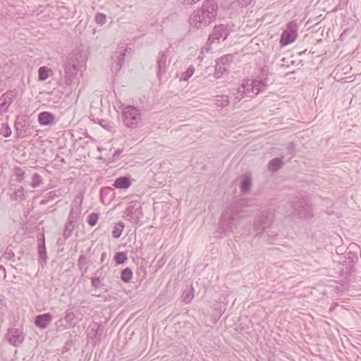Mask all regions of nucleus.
Instances as JSON below:
<instances>
[{
  "label": "nucleus",
  "mask_w": 361,
  "mask_h": 361,
  "mask_svg": "<svg viewBox=\"0 0 361 361\" xmlns=\"http://www.w3.org/2000/svg\"><path fill=\"white\" fill-rule=\"evenodd\" d=\"M6 340L10 345L18 347L24 341V333L19 329L10 328L6 334Z\"/></svg>",
  "instance_id": "1a4fd4ad"
},
{
  "label": "nucleus",
  "mask_w": 361,
  "mask_h": 361,
  "mask_svg": "<svg viewBox=\"0 0 361 361\" xmlns=\"http://www.w3.org/2000/svg\"><path fill=\"white\" fill-rule=\"evenodd\" d=\"M121 149H117L116 151H115V155H114V156L118 155L121 154Z\"/></svg>",
  "instance_id": "de8ad7c7"
},
{
  "label": "nucleus",
  "mask_w": 361,
  "mask_h": 361,
  "mask_svg": "<svg viewBox=\"0 0 361 361\" xmlns=\"http://www.w3.org/2000/svg\"><path fill=\"white\" fill-rule=\"evenodd\" d=\"M80 206L76 204H72L70 214H68V218H67L66 224H65V227H63V238L66 239L71 236V233L74 231L75 224L80 217Z\"/></svg>",
  "instance_id": "423d86ee"
},
{
  "label": "nucleus",
  "mask_w": 361,
  "mask_h": 361,
  "mask_svg": "<svg viewBox=\"0 0 361 361\" xmlns=\"http://www.w3.org/2000/svg\"><path fill=\"white\" fill-rule=\"evenodd\" d=\"M124 215H126V218L132 223L137 222V216H134L133 208L128 207L126 208V212H124Z\"/></svg>",
  "instance_id": "bb28decb"
},
{
  "label": "nucleus",
  "mask_w": 361,
  "mask_h": 361,
  "mask_svg": "<svg viewBox=\"0 0 361 361\" xmlns=\"http://www.w3.org/2000/svg\"><path fill=\"white\" fill-rule=\"evenodd\" d=\"M232 62V55L228 54L223 56L221 58L217 59L216 65L219 66H228L229 63Z\"/></svg>",
  "instance_id": "a878e982"
},
{
  "label": "nucleus",
  "mask_w": 361,
  "mask_h": 361,
  "mask_svg": "<svg viewBox=\"0 0 361 361\" xmlns=\"http://www.w3.org/2000/svg\"><path fill=\"white\" fill-rule=\"evenodd\" d=\"M100 125L103 128L109 132H112L114 130V126H112V124L106 120H101Z\"/></svg>",
  "instance_id": "58836bf2"
},
{
  "label": "nucleus",
  "mask_w": 361,
  "mask_h": 361,
  "mask_svg": "<svg viewBox=\"0 0 361 361\" xmlns=\"http://www.w3.org/2000/svg\"><path fill=\"white\" fill-rule=\"evenodd\" d=\"M51 200H40V204H46L48 201H49Z\"/></svg>",
  "instance_id": "49530a36"
},
{
  "label": "nucleus",
  "mask_w": 361,
  "mask_h": 361,
  "mask_svg": "<svg viewBox=\"0 0 361 361\" xmlns=\"http://www.w3.org/2000/svg\"><path fill=\"white\" fill-rule=\"evenodd\" d=\"M51 70L48 68L46 66H42L38 69V80L39 81H44L47 79L48 76H49V73H51Z\"/></svg>",
  "instance_id": "5701e85b"
},
{
  "label": "nucleus",
  "mask_w": 361,
  "mask_h": 361,
  "mask_svg": "<svg viewBox=\"0 0 361 361\" xmlns=\"http://www.w3.org/2000/svg\"><path fill=\"white\" fill-rule=\"evenodd\" d=\"M16 98V92L13 90L8 91L0 97V109H4V112H6L8 106Z\"/></svg>",
  "instance_id": "ddd939ff"
},
{
  "label": "nucleus",
  "mask_w": 361,
  "mask_h": 361,
  "mask_svg": "<svg viewBox=\"0 0 361 361\" xmlns=\"http://www.w3.org/2000/svg\"><path fill=\"white\" fill-rule=\"evenodd\" d=\"M289 148H293V143L289 144Z\"/></svg>",
  "instance_id": "3c124183"
},
{
  "label": "nucleus",
  "mask_w": 361,
  "mask_h": 361,
  "mask_svg": "<svg viewBox=\"0 0 361 361\" xmlns=\"http://www.w3.org/2000/svg\"><path fill=\"white\" fill-rule=\"evenodd\" d=\"M41 181H42L41 176L37 173H35L32 176V180H31V187L36 188L41 184Z\"/></svg>",
  "instance_id": "72a5a7b5"
},
{
  "label": "nucleus",
  "mask_w": 361,
  "mask_h": 361,
  "mask_svg": "<svg viewBox=\"0 0 361 361\" xmlns=\"http://www.w3.org/2000/svg\"><path fill=\"white\" fill-rule=\"evenodd\" d=\"M87 264V259L83 255L79 257V259H78V267H79L80 270H82L85 269V265Z\"/></svg>",
  "instance_id": "ea45409f"
},
{
  "label": "nucleus",
  "mask_w": 361,
  "mask_h": 361,
  "mask_svg": "<svg viewBox=\"0 0 361 361\" xmlns=\"http://www.w3.org/2000/svg\"><path fill=\"white\" fill-rule=\"evenodd\" d=\"M273 216L267 212H263L255 216V231H264L271 225Z\"/></svg>",
  "instance_id": "6e6552de"
},
{
  "label": "nucleus",
  "mask_w": 361,
  "mask_h": 361,
  "mask_svg": "<svg viewBox=\"0 0 361 361\" xmlns=\"http://www.w3.org/2000/svg\"><path fill=\"white\" fill-rule=\"evenodd\" d=\"M193 298V290L192 288L189 289L188 291L183 293V295H182V300H183V302L188 303L192 300Z\"/></svg>",
  "instance_id": "2f4dec72"
},
{
  "label": "nucleus",
  "mask_w": 361,
  "mask_h": 361,
  "mask_svg": "<svg viewBox=\"0 0 361 361\" xmlns=\"http://www.w3.org/2000/svg\"><path fill=\"white\" fill-rule=\"evenodd\" d=\"M169 66V59H168V49L158 54L157 56V76L161 78L166 71V68Z\"/></svg>",
  "instance_id": "9b49d317"
},
{
  "label": "nucleus",
  "mask_w": 361,
  "mask_h": 361,
  "mask_svg": "<svg viewBox=\"0 0 361 361\" xmlns=\"http://www.w3.org/2000/svg\"><path fill=\"white\" fill-rule=\"evenodd\" d=\"M281 167H282L281 158H275L268 162L267 168L269 171L276 172L281 169Z\"/></svg>",
  "instance_id": "a211bd4d"
},
{
  "label": "nucleus",
  "mask_w": 361,
  "mask_h": 361,
  "mask_svg": "<svg viewBox=\"0 0 361 361\" xmlns=\"http://www.w3.org/2000/svg\"><path fill=\"white\" fill-rule=\"evenodd\" d=\"M24 171L21 170L20 168H17L15 169V176H16L17 179H18V181H21L24 179Z\"/></svg>",
  "instance_id": "79ce46f5"
},
{
  "label": "nucleus",
  "mask_w": 361,
  "mask_h": 361,
  "mask_svg": "<svg viewBox=\"0 0 361 361\" xmlns=\"http://www.w3.org/2000/svg\"><path fill=\"white\" fill-rule=\"evenodd\" d=\"M238 88H240V90L250 92L251 97H255L256 95L259 94V93L261 91H262V90H260V89L252 88L251 86H249L247 85V81H243L242 84H240V85H239Z\"/></svg>",
  "instance_id": "aec40b11"
},
{
  "label": "nucleus",
  "mask_w": 361,
  "mask_h": 361,
  "mask_svg": "<svg viewBox=\"0 0 361 361\" xmlns=\"http://www.w3.org/2000/svg\"><path fill=\"white\" fill-rule=\"evenodd\" d=\"M250 186H252V179H250V177H244L242 183H240V191L243 193H247L250 190Z\"/></svg>",
  "instance_id": "4be33fe9"
},
{
  "label": "nucleus",
  "mask_w": 361,
  "mask_h": 361,
  "mask_svg": "<svg viewBox=\"0 0 361 361\" xmlns=\"http://www.w3.org/2000/svg\"><path fill=\"white\" fill-rule=\"evenodd\" d=\"M54 121V116L48 111H43L38 114V123L42 126H48Z\"/></svg>",
  "instance_id": "2eb2a0df"
},
{
  "label": "nucleus",
  "mask_w": 361,
  "mask_h": 361,
  "mask_svg": "<svg viewBox=\"0 0 361 361\" xmlns=\"http://www.w3.org/2000/svg\"><path fill=\"white\" fill-rule=\"evenodd\" d=\"M56 197V195L53 192H50V193L47 194V200H53Z\"/></svg>",
  "instance_id": "a18cd8bd"
},
{
  "label": "nucleus",
  "mask_w": 361,
  "mask_h": 361,
  "mask_svg": "<svg viewBox=\"0 0 361 361\" xmlns=\"http://www.w3.org/2000/svg\"><path fill=\"white\" fill-rule=\"evenodd\" d=\"M228 35V32L227 31L226 26L224 25H219L214 27V31H212V35L209 36L208 43L212 44L215 41L219 42L221 39H222V40H225Z\"/></svg>",
  "instance_id": "f8f14e48"
},
{
  "label": "nucleus",
  "mask_w": 361,
  "mask_h": 361,
  "mask_svg": "<svg viewBox=\"0 0 361 361\" xmlns=\"http://www.w3.org/2000/svg\"><path fill=\"white\" fill-rule=\"evenodd\" d=\"M295 215L298 218L308 220L313 217V204L307 197L298 199L293 203Z\"/></svg>",
  "instance_id": "39448f33"
},
{
  "label": "nucleus",
  "mask_w": 361,
  "mask_h": 361,
  "mask_svg": "<svg viewBox=\"0 0 361 361\" xmlns=\"http://www.w3.org/2000/svg\"><path fill=\"white\" fill-rule=\"evenodd\" d=\"M51 315L50 313L39 314L35 319V325L40 329H44L51 323Z\"/></svg>",
  "instance_id": "4468645a"
},
{
  "label": "nucleus",
  "mask_w": 361,
  "mask_h": 361,
  "mask_svg": "<svg viewBox=\"0 0 361 361\" xmlns=\"http://www.w3.org/2000/svg\"><path fill=\"white\" fill-rule=\"evenodd\" d=\"M106 19V18H105V15L102 13H97V15H96L95 16L96 23L99 25H103L104 23H105Z\"/></svg>",
  "instance_id": "a19ab883"
},
{
  "label": "nucleus",
  "mask_w": 361,
  "mask_h": 361,
  "mask_svg": "<svg viewBox=\"0 0 361 361\" xmlns=\"http://www.w3.org/2000/svg\"><path fill=\"white\" fill-rule=\"evenodd\" d=\"M0 134L5 137H8L11 135V128L7 123L4 124L0 130Z\"/></svg>",
  "instance_id": "c9c22d12"
},
{
  "label": "nucleus",
  "mask_w": 361,
  "mask_h": 361,
  "mask_svg": "<svg viewBox=\"0 0 361 361\" xmlns=\"http://www.w3.org/2000/svg\"><path fill=\"white\" fill-rule=\"evenodd\" d=\"M297 37V23L295 21L289 22L287 29L282 32L280 43L282 46H286L295 41Z\"/></svg>",
  "instance_id": "0eeeda50"
},
{
  "label": "nucleus",
  "mask_w": 361,
  "mask_h": 361,
  "mask_svg": "<svg viewBox=\"0 0 361 361\" xmlns=\"http://www.w3.org/2000/svg\"><path fill=\"white\" fill-rule=\"evenodd\" d=\"M215 104L216 106L224 108L227 106H228L229 100H228V96L227 95H217L215 97Z\"/></svg>",
  "instance_id": "6ab92c4d"
},
{
  "label": "nucleus",
  "mask_w": 361,
  "mask_h": 361,
  "mask_svg": "<svg viewBox=\"0 0 361 361\" xmlns=\"http://www.w3.org/2000/svg\"><path fill=\"white\" fill-rule=\"evenodd\" d=\"M228 66L216 65L215 73L214 77L216 79L220 78L226 72Z\"/></svg>",
  "instance_id": "393cba45"
},
{
  "label": "nucleus",
  "mask_w": 361,
  "mask_h": 361,
  "mask_svg": "<svg viewBox=\"0 0 361 361\" xmlns=\"http://www.w3.org/2000/svg\"><path fill=\"white\" fill-rule=\"evenodd\" d=\"M126 261V255L124 252H118L115 255V262L117 264H121Z\"/></svg>",
  "instance_id": "473e14b6"
},
{
  "label": "nucleus",
  "mask_w": 361,
  "mask_h": 361,
  "mask_svg": "<svg viewBox=\"0 0 361 361\" xmlns=\"http://www.w3.org/2000/svg\"><path fill=\"white\" fill-rule=\"evenodd\" d=\"M132 278V271L130 268H126L123 269L122 274H121V279H122L124 283H128L130 281V279Z\"/></svg>",
  "instance_id": "c756f323"
},
{
  "label": "nucleus",
  "mask_w": 361,
  "mask_h": 361,
  "mask_svg": "<svg viewBox=\"0 0 361 361\" xmlns=\"http://www.w3.org/2000/svg\"><path fill=\"white\" fill-rule=\"evenodd\" d=\"M217 10L214 0H205L201 8L196 9L189 17V25L196 29L207 26L216 18Z\"/></svg>",
  "instance_id": "f03ea898"
},
{
  "label": "nucleus",
  "mask_w": 361,
  "mask_h": 361,
  "mask_svg": "<svg viewBox=\"0 0 361 361\" xmlns=\"http://www.w3.org/2000/svg\"><path fill=\"white\" fill-rule=\"evenodd\" d=\"M5 112H6V111H3L2 109H0V115L4 114V113H5Z\"/></svg>",
  "instance_id": "8fccbe9b"
},
{
  "label": "nucleus",
  "mask_w": 361,
  "mask_h": 361,
  "mask_svg": "<svg viewBox=\"0 0 361 361\" xmlns=\"http://www.w3.org/2000/svg\"><path fill=\"white\" fill-rule=\"evenodd\" d=\"M233 96H235V98H233V101H235V103H238L244 97H250V92L247 91L243 89H240L238 87V88H237V90H235V93L233 94Z\"/></svg>",
  "instance_id": "412c9836"
},
{
  "label": "nucleus",
  "mask_w": 361,
  "mask_h": 361,
  "mask_svg": "<svg viewBox=\"0 0 361 361\" xmlns=\"http://www.w3.org/2000/svg\"><path fill=\"white\" fill-rule=\"evenodd\" d=\"M97 219H98V215L95 213H92L88 216V219H87V223L88 225L93 227L96 225Z\"/></svg>",
  "instance_id": "f704fd0d"
},
{
  "label": "nucleus",
  "mask_w": 361,
  "mask_h": 361,
  "mask_svg": "<svg viewBox=\"0 0 361 361\" xmlns=\"http://www.w3.org/2000/svg\"><path fill=\"white\" fill-rule=\"evenodd\" d=\"M251 2L252 0H235L232 3V6L238 5L241 8H246Z\"/></svg>",
  "instance_id": "e433bc0d"
},
{
  "label": "nucleus",
  "mask_w": 361,
  "mask_h": 361,
  "mask_svg": "<svg viewBox=\"0 0 361 361\" xmlns=\"http://www.w3.org/2000/svg\"><path fill=\"white\" fill-rule=\"evenodd\" d=\"M92 285H93L95 288L99 287V278H93L92 279Z\"/></svg>",
  "instance_id": "c03bdc74"
},
{
  "label": "nucleus",
  "mask_w": 361,
  "mask_h": 361,
  "mask_svg": "<svg viewBox=\"0 0 361 361\" xmlns=\"http://www.w3.org/2000/svg\"><path fill=\"white\" fill-rule=\"evenodd\" d=\"M113 186L116 189H127L130 186V180L128 176H120L114 181Z\"/></svg>",
  "instance_id": "dca6fc26"
},
{
  "label": "nucleus",
  "mask_w": 361,
  "mask_h": 361,
  "mask_svg": "<svg viewBox=\"0 0 361 361\" xmlns=\"http://www.w3.org/2000/svg\"><path fill=\"white\" fill-rule=\"evenodd\" d=\"M81 58L80 57L79 59L73 54L67 59L66 64H65V78H63V81H65L66 86H71L75 84L78 66L80 63L83 61V59Z\"/></svg>",
  "instance_id": "20e7f679"
},
{
  "label": "nucleus",
  "mask_w": 361,
  "mask_h": 361,
  "mask_svg": "<svg viewBox=\"0 0 361 361\" xmlns=\"http://www.w3.org/2000/svg\"><path fill=\"white\" fill-rule=\"evenodd\" d=\"M9 199L10 200L18 201L20 202L23 201L25 200L24 188L23 187L17 188L15 192L10 194Z\"/></svg>",
  "instance_id": "f3484780"
},
{
  "label": "nucleus",
  "mask_w": 361,
  "mask_h": 361,
  "mask_svg": "<svg viewBox=\"0 0 361 361\" xmlns=\"http://www.w3.org/2000/svg\"><path fill=\"white\" fill-rule=\"evenodd\" d=\"M123 224L122 222H118V224H116L114 226L113 229V237L114 238H118L121 237V232H123Z\"/></svg>",
  "instance_id": "c85d7f7f"
},
{
  "label": "nucleus",
  "mask_w": 361,
  "mask_h": 361,
  "mask_svg": "<svg viewBox=\"0 0 361 361\" xmlns=\"http://www.w3.org/2000/svg\"><path fill=\"white\" fill-rule=\"evenodd\" d=\"M63 319H65L66 322L71 323L75 319L74 312L70 310H67L66 312H65V317H63Z\"/></svg>",
  "instance_id": "4c0bfd02"
},
{
  "label": "nucleus",
  "mask_w": 361,
  "mask_h": 361,
  "mask_svg": "<svg viewBox=\"0 0 361 361\" xmlns=\"http://www.w3.org/2000/svg\"><path fill=\"white\" fill-rule=\"evenodd\" d=\"M194 72L195 68L192 67V66H189L188 69H187L185 72L182 73L181 77H180V80L187 81L191 76H192Z\"/></svg>",
  "instance_id": "cd10ccee"
},
{
  "label": "nucleus",
  "mask_w": 361,
  "mask_h": 361,
  "mask_svg": "<svg viewBox=\"0 0 361 361\" xmlns=\"http://www.w3.org/2000/svg\"><path fill=\"white\" fill-rule=\"evenodd\" d=\"M245 218L243 204L239 200H235L226 204L219 218V228L224 235L231 233L238 229L239 222Z\"/></svg>",
  "instance_id": "f257e3e1"
},
{
  "label": "nucleus",
  "mask_w": 361,
  "mask_h": 361,
  "mask_svg": "<svg viewBox=\"0 0 361 361\" xmlns=\"http://www.w3.org/2000/svg\"><path fill=\"white\" fill-rule=\"evenodd\" d=\"M130 50V48H126L123 47H118V53H120V56H118V62H117V64H118V66H121L123 64V56H125V54L128 52V51Z\"/></svg>",
  "instance_id": "7c9ffc66"
},
{
  "label": "nucleus",
  "mask_w": 361,
  "mask_h": 361,
  "mask_svg": "<svg viewBox=\"0 0 361 361\" xmlns=\"http://www.w3.org/2000/svg\"><path fill=\"white\" fill-rule=\"evenodd\" d=\"M104 259H105V253L104 252H103L102 256H101V260L103 261Z\"/></svg>",
  "instance_id": "09e8293b"
},
{
  "label": "nucleus",
  "mask_w": 361,
  "mask_h": 361,
  "mask_svg": "<svg viewBox=\"0 0 361 361\" xmlns=\"http://www.w3.org/2000/svg\"><path fill=\"white\" fill-rule=\"evenodd\" d=\"M268 75V71L265 68L262 69V74L255 77V79L252 80H243V81H247V85L252 87L255 90H264L266 88L267 83V75Z\"/></svg>",
  "instance_id": "9d476101"
},
{
  "label": "nucleus",
  "mask_w": 361,
  "mask_h": 361,
  "mask_svg": "<svg viewBox=\"0 0 361 361\" xmlns=\"http://www.w3.org/2000/svg\"><path fill=\"white\" fill-rule=\"evenodd\" d=\"M38 256H39L40 261L44 262L46 260V247H44V238L38 244Z\"/></svg>",
  "instance_id": "b1692460"
},
{
  "label": "nucleus",
  "mask_w": 361,
  "mask_h": 361,
  "mask_svg": "<svg viewBox=\"0 0 361 361\" xmlns=\"http://www.w3.org/2000/svg\"><path fill=\"white\" fill-rule=\"evenodd\" d=\"M200 0H179L180 2H181L182 4L190 6L192 4H196V2L199 1Z\"/></svg>",
  "instance_id": "37998d69"
},
{
  "label": "nucleus",
  "mask_w": 361,
  "mask_h": 361,
  "mask_svg": "<svg viewBox=\"0 0 361 361\" xmlns=\"http://www.w3.org/2000/svg\"><path fill=\"white\" fill-rule=\"evenodd\" d=\"M121 117H122L123 125L128 129H136L142 123L140 109L134 106L128 105L123 108Z\"/></svg>",
  "instance_id": "7ed1b4c3"
}]
</instances>
